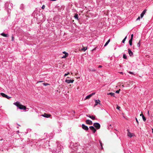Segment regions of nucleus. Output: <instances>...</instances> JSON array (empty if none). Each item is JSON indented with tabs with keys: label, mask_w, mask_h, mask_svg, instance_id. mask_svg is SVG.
<instances>
[{
	"label": "nucleus",
	"mask_w": 153,
	"mask_h": 153,
	"mask_svg": "<svg viewBox=\"0 0 153 153\" xmlns=\"http://www.w3.org/2000/svg\"><path fill=\"white\" fill-rule=\"evenodd\" d=\"M140 19V17L139 16L138 18L137 19V20H138Z\"/></svg>",
	"instance_id": "ea45409f"
},
{
	"label": "nucleus",
	"mask_w": 153,
	"mask_h": 153,
	"mask_svg": "<svg viewBox=\"0 0 153 153\" xmlns=\"http://www.w3.org/2000/svg\"><path fill=\"white\" fill-rule=\"evenodd\" d=\"M74 80L73 79H66L65 80V82L68 83H73L74 82Z\"/></svg>",
	"instance_id": "0eeeda50"
},
{
	"label": "nucleus",
	"mask_w": 153,
	"mask_h": 153,
	"mask_svg": "<svg viewBox=\"0 0 153 153\" xmlns=\"http://www.w3.org/2000/svg\"><path fill=\"white\" fill-rule=\"evenodd\" d=\"M1 95L3 97H7V95L4 93H0Z\"/></svg>",
	"instance_id": "4468645a"
},
{
	"label": "nucleus",
	"mask_w": 153,
	"mask_h": 153,
	"mask_svg": "<svg viewBox=\"0 0 153 153\" xmlns=\"http://www.w3.org/2000/svg\"><path fill=\"white\" fill-rule=\"evenodd\" d=\"M45 6L44 5H43L42 6V8L43 9H44L45 8Z\"/></svg>",
	"instance_id": "4c0bfd02"
},
{
	"label": "nucleus",
	"mask_w": 153,
	"mask_h": 153,
	"mask_svg": "<svg viewBox=\"0 0 153 153\" xmlns=\"http://www.w3.org/2000/svg\"><path fill=\"white\" fill-rule=\"evenodd\" d=\"M43 82V81H39L37 82V83H38L39 82Z\"/></svg>",
	"instance_id": "79ce46f5"
},
{
	"label": "nucleus",
	"mask_w": 153,
	"mask_h": 153,
	"mask_svg": "<svg viewBox=\"0 0 153 153\" xmlns=\"http://www.w3.org/2000/svg\"><path fill=\"white\" fill-rule=\"evenodd\" d=\"M149 111H148V114H149Z\"/></svg>",
	"instance_id": "3c124183"
},
{
	"label": "nucleus",
	"mask_w": 153,
	"mask_h": 153,
	"mask_svg": "<svg viewBox=\"0 0 153 153\" xmlns=\"http://www.w3.org/2000/svg\"><path fill=\"white\" fill-rule=\"evenodd\" d=\"M87 116L93 120H94L95 119V116H91L89 114Z\"/></svg>",
	"instance_id": "9b49d317"
},
{
	"label": "nucleus",
	"mask_w": 153,
	"mask_h": 153,
	"mask_svg": "<svg viewBox=\"0 0 153 153\" xmlns=\"http://www.w3.org/2000/svg\"><path fill=\"white\" fill-rule=\"evenodd\" d=\"M128 53L130 56H132L133 54V53L132 51L129 49H128Z\"/></svg>",
	"instance_id": "f8f14e48"
},
{
	"label": "nucleus",
	"mask_w": 153,
	"mask_h": 153,
	"mask_svg": "<svg viewBox=\"0 0 153 153\" xmlns=\"http://www.w3.org/2000/svg\"><path fill=\"white\" fill-rule=\"evenodd\" d=\"M122 87H124V85H122Z\"/></svg>",
	"instance_id": "8fccbe9b"
},
{
	"label": "nucleus",
	"mask_w": 153,
	"mask_h": 153,
	"mask_svg": "<svg viewBox=\"0 0 153 153\" xmlns=\"http://www.w3.org/2000/svg\"><path fill=\"white\" fill-rule=\"evenodd\" d=\"M100 143L101 146H102V142H101L100 141Z\"/></svg>",
	"instance_id": "a19ab883"
},
{
	"label": "nucleus",
	"mask_w": 153,
	"mask_h": 153,
	"mask_svg": "<svg viewBox=\"0 0 153 153\" xmlns=\"http://www.w3.org/2000/svg\"><path fill=\"white\" fill-rule=\"evenodd\" d=\"M147 10L146 9L144 10L142 13V14H143L144 15L145 14L146 11H147Z\"/></svg>",
	"instance_id": "aec40b11"
},
{
	"label": "nucleus",
	"mask_w": 153,
	"mask_h": 153,
	"mask_svg": "<svg viewBox=\"0 0 153 153\" xmlns=\"http://www.w3.org/2000/svg\"><path fill=\"white\" fill-rule=\"evenodd\" d=\"M11 98V97H9L7 96V97H6V98H7V99H10Z\"/></svg>",
	"instance_id": "f704fd0d"
},
{
	"label": "nucleus",
	"mask_w": 153,
	"mask_h": 153,
	"mask_svg": "<svg viewBox=\"0 0 153 153\" xmlns=\"http://www.w3.org/2000/svg\"><path fill=\"white\" fill-rule=\"evenodd\" d=\"M135 120H136V122H137V124L138 125L139 124V122H138V120H137V118L136 117H135Z\"/></svg>",
	"instance_id": "c85d7f7f"
},
{
	"label": "nucleus",
	"mask_w": 153,
	"mask_h": 153,
	"mask_svg": "<svg viewBox=\"0 0 153 153\" xmlns=\"http://www.w3.org/2000/svg\"><path fill=\"white\" fill-rule=\"evenodd\" d=\"M63 53L64 54H67V55H68V53H66V52L65 51H64L63 52Z\"/></svg>",
	"instance_id": "473e14b6"
},
{
	"label": "nucleus",
	"mask_w": 153,
	"mask_h": 153,
	"mask_svg": "<svg viewBox=\"0 0 153 153\" xmlns=\"http://www.w3.org/2000/svg\"><path fill=\"white\" fill-rule=\"evenodd\" d=\"M127 85H128V87H129V86L130 84H127Z\"/></svg>",
	"instance_id": "a18cd8bd"
},
{
	"label": "nucleus",
	"mask_w": 153,
	"mask_h": 153,
	"mask_svg": "<svg viewBox=\"0 0 153 153\" xmlns=\"http://www.w3.org/2000/svg\"><path fill=\"white\" fill-rule=\"evenodd\" d=\"M12 41H13L14 40V37L13 36H12Z\"/></svg>",
	"instance_id": "c9c22d12"
},
{
	"label": "nucleus",
	"mask_w": 153,
	"mask_h": 153,
	"mask_svg": "<svg viewBox=\"0 0 153 153\" xmlns=\"http://www.w3.org/2000/svg\"><path fill=\"white\" fill-rule=\"evenodd\" d=\"M101 149H103V147H102V146H101Z\"/></svg>",
	"instance_id": "49530a36"
},
{
	"label": "nucleus",
	"mask_w": 153,
	"mask_h": 153,
	"mask_svg": "<svg viewBox=\"0 0 153 153\" xmlns=\"http://www.w3.org/2000/svg\"><path fill=\"white\" fill-rule=\"evenodd\" d=\"M132 40L133 39H130L129 40V45H132Z\"/></svg>",
	"instance_id": "f3484780"
},
{
	"label": "nucleus",
	"mask_w": 153,
	"mask_h": 153,
	"mask_svg": "<svg viewBox=\"0 0 153 153\" xmlns=\"http://www.w3.org/2000/svg\"><path fill=\"white\" fill-rule=\"evenodd\" d=\"M87 49V47H85L83 46V48L81 49V50L83 51H85Z\"/></svg>",
	"instance_id": "ddd939ff"
},
{
	"label": "nucleus",
	"mask_w": 153,
	"mask_h": 153,
	"mask_svg": "<svg viewBox=\"0 0 153 153\" xmlns=\"http://www.w3.org/2000/svg\"><path fill=\"white\" fill-rule=\"evenodd\" d=\"M74 17L75 19L79 20L78 18V15L77 14H76L75 16H74Z\"/></svg>",
	"instance_id": "a211bd4d"
},
{
	"label": "nucleus",
	"mask_w": 153,
	"mask_h": 153,
	"mask_svg": "<svg viewBox=\"0 0 153 153\" xmlns=\"http://www.w3.org/2000/svg\"><path fill=\"white\" fill-rule=\"evenodd\" d=\"M102 67V66L101 65H100L98 67L99 68H101Z\"/></svg>",
	"instance_id": "37998d69"
},
{
	"label": "nucleus",
	"mask_w": 153,
	"mask_h": 153,
	"mask_svg": "<svg viewBox=\"0 0 153 153\" xmlns=\"http://www.w3.org/2000/svg\"><path fill=\"white\" fill-rule=\"evenodd\" d=\"M108 95H110L112 97H114V93H112V92H111L108 94H107Z\"/></svg>",
	"instance_id": "2eb2a0df"
},
{
	"label": "nucleus",
	"mask_w": 153,
	"mask_h": 153,
	"mask_svg": "<svg viewBox=\"0 0 153 153\" xmlns=\"http://www.w3.org/2000/svg\"><path fill=\"white\" fill-rule=\"evenodd\" d=\"M121 74H123V72H121L120 73Z\"/></svg>",
	"instance_id": "c03bdc74"
},
{
	"label": "nucleus",
	"mask_w": 153,
	"mask_h": 153,
	"mask_svg": "<svg viewBox=\"0 0 153 153\" xmlns=\"http://www.w3.org/2000/svg\"><path fill=\"white\" fill-rule=\"evenodd\" d=\"M110 39H109L107 41V42L105 43L104 45V46H106L109 43V42H110Z\"/></svg>",
	"instance_id": "6ab92c4d"
},
{
	"label": "nucleus",
	"mask_w": 153,
	"mask_h": 153,
	"mask_svg": "<svg viewBox=\"0 0 153 153\" xmlns=\"http://www.w3.org/2000/svg\"><path fill=\"white\" fill-rule=\"evenodd\" d=\"M140 116H142V117L144 116V115H143L142 112H141V113L140 114Z\"/></svg>",
	"instance_id": "e433bc0d"
},
{
	"label": "nucleus",
	"mask_w": 153,
	"mask_h": 153,
	"mask_svg": "<svg viewBox=\"0 0 153 153\" xmlns=\"http://www.w3.org/2000/svg\"><path fill=\"white\" fill-rule=\"evenodd\" d=\"M95 94V93H93L92 94H89V95L87 96L86 98H85V100L88 99H90L93 95H94Z\"/></svg>",
	"instance_id": "7ed1b4c3"
},
{
	"label": "nucleus",
	"mask_w": 153,
	"mask_h": 153,
	"mask_svg": "<svg viewBox=\"0 0 153 153\" xmlns=\"http://www.w3.org/2000/svg\"><path fill=\"white\" fill-rule=\"evenodd\" d=\"M143 16H144V15L143 14H142V13H141V14H140V18H143Z\"/></svg>",
	"instance_id": "cd10ccee"
},
{
	"label": "nucleus",
	"mask_w": 153,
	"mask_h": 153,
	"mask_svg": "<svg viewBox=\"0 0 153 153\" xmlns=\"http://www.w3.org/2000/svg\"><path fill=\"white\" fill-rule=\"evenodd\" d=\"M89 128L91 130L93 131L94 133H95L96 131V130L93 126H90L89 127Z\"/></svg>",
	"instance_id": "423d86ee"
},
{
	"label": "nucleus",
	"mask_w": 153,
	"mask_h": 153,
	"mask_svg": "<svg viewBox=\"0 0 153 153\" xmlns=\"http://www.w3.org/2000/svg\"><path fill=\"white\" fill-rule=\"evenodd\" d=\"M68 55H67V54H65V55H64L63 56V57H62V58H65L68 56Z\"/></svg>",
	"instance_id": "412c9836"
},
{
	"label": "nucleus",
	"mask_w": 153,
	"mask_h": 153,
	"mask_svg": "<svg viewBox=\"0 0 153 153\" xmlns=\"http://www.w3.org/2000/svg\"><path fill=\"white\" fill-rule=\"evenodd\" d=\"M41 115L46 118L49 117L51 116L50 114H48L46 113H45L44 114Z\"/></svg>",
	"instance_id": "20e7f679"
},
{
	"label": "nucleus",
	"mask_w": 153,
	"mask_h": 153,
	"mask_svg": "<svg viewBox=\"0 0 153 153\" xmlns=\"http://www.w3.org/2000/svg\"><path fill=\"white\" fill-rule=\"evenodd\" d=\"M86 123L88 124L92 125V122L89 120H86L85 121Z\"/></svg>",
	"instance_id": "1a4fd4ad"
},
{
	"label": "nucleus",
	"mask_w": 153,
	"mask_h": 153,
	"mask_svg": "<svg viewBox=\"0 0 153 153\" xmlns=\"http://www.w3.org/2000/svg\"><path fill=\"white\" fill-rule=\"evenodd\" d=\"M95 103L94 104V106L97 105L98 104H100V101L99 100H95Z\"/></svg>",
	"instance_id": "6e6552de"
},
{
	"label": "nucleus",
	"mask_w": 153,
	"mask_h": 153,
	"mask_svg": "<svg viewBox=\"0 0 153 153\" xmlns=\"http://www.w3.org/2000/svg\"><path fill=\"white\" fill-rule=\"evenodd\" d=\"M15 105L16 106L20 109L25 110L27 109L25 106L23 105L20 104V102H17L14 103Z\"/></svg>",
	"instance_id": "f257e3e1"
},
{
	"label": "nucleus",
	"mask_w": 153,
	"mask_h": 153,
	"mask_svg": "<svg viewBox=\"0 0 153 153\" xmlns=\"http://www.w3.org/2000/svg\"><path fill=\"white\" fill-rule=\"evenodd\" d=\"M129 73L131 74H133L134 73L132 72L129 71Z\"/></svg>",
	"instance_id": "58836bf2"
},
{
	"label": "nucleus",
	"mask_w": 153,
	"mask_h": 153,
	"mask_svg": "<svg viewBox=\"0 0 153 153\" xmlns=\"http://www.w3.org/2000/svg\"><path fill=\"white\" fill-rule=\"evenodd\" d=\"M140 40L139 42L137 43V45L138 47H139L140 46Z\"/></svg>",
	"instance_id": "4be33fe9"
},
{
	"label": "nucleus",
	"mask_w": 153,
	"mask_h": 153,
	"mask_svg": "<svg viewBox=\"0 0 153 153\" xmlns=\"http://www.w3.org/2000/svg\"><path fill=\"white\" fill-rule=\"evenodd\" d=\"M90 71H96V70L95 69H90Z\"/></svg>",
	"instance_id": "7c9ffc66"
},
{
	"label": "nucleus",
	"mask_w": 153,
	"mask_h": 153,
	"mask_svg": "<svg viewBox=\"0 0 153 153\" xmlns=\"http://www.w3.org/2000/svg\"><path fill=\"white\" fill-rule=\"evenodd\" d=\"M126 38H127V36H126L124 38V39L123 40V41H122L123 43H124L125 42L126 39Z\"/></svg>",
	"instance_id": "393cba45"
},
{
	"label": "nucleus",
	"mask_w": 153,
	"mask_h": 153,
	"mask_svg": "<svg viewBox=\"0 0 153 153\" xmlns=\"http://www.w3.org/2000/svg\"><path fill=\"white\" fill-rule=\"evenodd\" d=\"M69 74V72H68L67 74H65L64 75V76H66Z\"/></svg>",
	"instance_id": "c756f323"
},
{
	"label": "nucleus",
	"mask_w": 153,
	"mask_h": 153,
	"mask_svg": "<svg viewBox=\"0 0 153 153\" xmlns=\"http://www.w3.org/2000/svg\"><path fill=\"white\" fill-rule=\"evenodd\" d=\"M82 128L83 129L86 131H87L88 130V127L83 124L82 125Z\"/></svg>",
	"instance_id": "39448f33"
},
{
	"label": "nucleus",
	"mask_w": 153,
	"mask_h": 153,
	"mask_svg": "<svg viewBox=\"0 0 153 153\" xmlns=\"http://www.w3.org/2000/svg\"><path fill=\"white\" fill-rule=\"evenodd\" d=\"M123 58L124 59H127V57L126 54H124L123 55Z\"/></svg>",
	"instance_id": "5701e85b"
},
{
	"label": "nucleus",
	"mask_w": 153,
	"mask_h": 153,
	"mask_svg": "<svg viewBox=\"0 0 153 153\" xmlns=\"http://www.w3.org/2000/svg\"><path fill=\"white\" fill-rule=\"evenodd\" d=\"M77 73H76L75 74V75H77Z\"/></svg>",
	"instance_id": "09e8293b"
},
{
	"label": "nucleus",
	"mask_w": 153,
	"mask_h": 153,
	"mask_svg": "<svg viewBox=\"0 0 153 153\" xmlns=\"http://www.w3.org/2000/svg\"><path fill=\"white\" fill-rule=\"evenodd\" d=\"M142 117L143 119V120L144 122L146 121V119L145 117V116H143Z\"/></svg>",
	"instance_id": "b1692460"
},
{
	"label": "nucleus",
	"mask_w": 153,
	"mask_h": 153,
	"mask_svg": "<svg viewBox=\"0 0 153 153\" xmlns=\"http://www.w3.org/2000/svg\"><path fill=\"white\" fill-rule=\"evenodd\" d=\"M133 34H131V37L130 39H133Z\"/></svg>",
	"instance_id": "2f4dec72"
},
{
	"label": "nucleus",
	"mask_w": 153,
	"mask_h": 153,
	"mask_svg": "<svg viewBox=\"0 0 153 153\" xmlns=\"http://www.w3.org/2000/svg\"><path fill=\"white\" fill-rule=\"evenodd\" d=\"M120 106L117 105V109L118 110H119L120 109Z\"/></svg>",
	"instance_id": "72a5a7b5"
},
{
	"label": "nucleus",
	"mask_w": 153,
	"mask_h": 153,
	"mask_svg": "<svg viewBox=\"0 0 153 153\" xmlns=\"http://www.w3.org/2000/svg\"><path fill=\"white\" fill-rule=\"evenodd\" d=\"M128 133L127 135L128 136L130 137H131L132 136V134L130 133L129 132V130L128 129L127 130Z\"/></svg>",
	"instance_id": "9d476101"
},
{
	"label": "nucleus",
	"mask_w": 153,
	"mask_h": 153,
	"mask_svg": "<svg viewBox=\"0 0 153 153\" xmlns=\"http://www.w3.org/2000/svg\"><path fill=\"white\" fill-rule=\"evenodd\" d=\"M93 125L97 129H98L100 128V125L98 123H94Z\"/></svg>",
	"instance_id": "f03ea898"
},
{
	"label": "nucleus",
	"mask_w": 153,
	"mask_h": 153,
	"mask_svg": "<svg viewBox=\"0 0 153 153\" xmlns=\"http://www.w3.org/2000/svg\"><path fill=\"white\" fill-rule=\"evenodd\" d=\"M43 84L45 86H47V85H49V84L45 83H43Z\"/></svg>",
	"instance_id": "a878e982"
},
{
	"label": "nucleus",
	"mask_w": 153,
	"mask_h": 153,
	"mask_svg": "<svg viewBox=\"0 0 153 153\" xmlns=\"http://www.w3.org/2000/svg\"><path fill=\"white\" fill-rule=\"evenodd\" d=\"M120 89L119 90H117L116 91V93L117 94H119L120 92Z\"/></svg>",
	"instance_id": "bb28decb"
},
{
	"label": "nucleus",
	"mask_w": 153,
	"mask_h": 153,
	"mask_svg": "<svg viewBox=\"0 0 153 153\" xmlns=\"http://www.w3.org/2000/svg\"><path fill=\"white\" fill-rule=\"evenodd\" d=\"M96 49V48L93 50L92 51H93Z\"/></svg>",
	"instance_id": "de8ad7c7"
},
{
	"label": "nucleus",
	"mask_w": 153,
	"mask_h": 153,
	"mask_svg": "<svg viewBox=\"0 0 153 153\" xmlns=\"http://www.w3.org/2000/svg\"><path fill=\"white\" fill-rule=\"evenodd\" d=\"M1 36H4V37H8V35L7 34H5L4 33H1Z\"/></svg>",
	"instance_id": "dca6fc26"
}]
</instances>
